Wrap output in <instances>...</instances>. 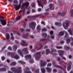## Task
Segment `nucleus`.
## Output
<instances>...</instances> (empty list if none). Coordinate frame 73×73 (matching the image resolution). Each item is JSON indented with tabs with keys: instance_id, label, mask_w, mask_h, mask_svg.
I'll use <instances>...</instances> for the list:
<instances>
[{
	"instance_id": "nucleus-1",
	"label": "nucleus",
	"mask_w": 73,
	"mask_h": 73,
	"mask_svg": "<svg viewBox=\"0 0 73 73\" xmlns=\"http://www.w3.org/2000/svg\"><path fill=\"white\" fill-rule=\"evenodd\" d=\"M18 53L20 56H21L22 57L24 56L23 54H27L29 53V52L28 51V48H24L21 51V50L19 49L17 50Z\"/></svg>"
},
{
	"instance_id": "nucleus-2",
	"label": "nucleus",
	"mask_w": 73,
	"mask_h": 73,
	"mask_svg": "<svg viewBox=\"0 0 73 73\" xmlns=\"http://www.w3.org/2000/svg\"><path fill=\"white\" fill-rule=\"evenodd\" d=\"M70 23V21L68 20H66L65 22L63 23V27H64L65 29H68V27H69V23Z\"/></svg>"
},
{
	"instance_id": "nucleus-3",
	"label": "nucleus",
	"mask_w": 73,
	"mask_h": 73,
	"mask_svg": "<svg viewBox=\"0 0 73 73\" xmlns=\"http://www.w3.org/2000/svg\"><path fill=\"white\" fill-rule=\"evenodd\" d=\"M46 64V62H45L44 61L41 60V63H40V66L41 67V70L42 72V73H45V70L44 68H42V66H45Z\"/></svg>"
},
{
	"instance_id": "nucleus-4",
	"label": "nucleus",
	"mask_w": 73,
	"mask_h": 73,
	"mask_svg": "<svg viewBox=\"0 0 73 73\" xmlns=\"http://www.w3.org/2000/svg\"><path fill=\"white\" fill-rule=\"evenodd\" d=\"M65 33V35L64 36V39L65 40L66 38H69V35L68 34V33L66 31H60V32L59 35L60 36H63L64 35V33Z\"/></svg>"
},
{
	"instance_id": "nucleus-5",
	"label": "nucleus",
	"mask_w": 73,
	"mask_h": 73,
	"mask_svg": "<svg viewBox=\"0 0 73 73\" xmlns=\"http://www.w3.org/2000/svg\"><path fill=\"white\" fill-rule=\"evenodd\" d=\"M19 70H16V68L15 67H12L11 69V70L14 71L15 73H21V68L19 67L18 68Z\"/></svg>"
},
{
	"instance_id": "nucleus-6",
	"label": "nucleus",
	"mask_w": 73,
	"mask_h": 73,
	"mask_svg": "<svg viewBox=\"0 0 73 73\" xmlns=\"http://www.w3.org/2000/svg\"><path fill=\"white\" fill-rule=\"evenodd\" d=\"M41 56V52H38L34 55V57H35L36 60L37 61L39 60Z\"/></svg>"
},
{
	"instance_id": "nucleus-7",
	"label": "nucleus",
	"mask_w": 73,
	"mask_h": 73,
	"mask_svg": "<svg viewBox=\"0 0 73 73\" xmlns=\"http://www.w3.org/2000/svg\"><path fill=\"white\" fill-rule=\"evenodd\" d=\"M36 25V23L35 22H32L29 24V27L31 28H32L33 30L35 29V27Z\"/></svg>"
},
{
	"instance_id": "nucleus-8",
	"label": "nucleus",
	"mask_w": 73,
	"mask_h": 73,
	"mask_svg": "<svg viewBox=\"0 0 73 73\" xmlns=\"http://www.w3.org/2000/svg\"><path fill=\"white\" fill-rule=\"evenodd\" d=\"M0 18L4 19V17H0V21H1L2 25H6V24H7L6 21L4 20H1Z\"/></svg>"
},
{
	"instance_id": "nucleus-9",
	"label": "nucleus",
	"mask_w": 73,
	"mask_h": 73,
	"mask_svg": "<svg viewBox=\"0 0 73 73\" xmlns=\"http://www.w3.org/2000/svg\"><path fill=\"white\" fill-rule=\"evenodd\" d=\"M23 0H20V3L19 4V5H14L16 11H18V10L20 9V6H21V2L23 1Z\"/></svg>"
},
{
	"instance_id": "nucleus-10",
	"label": "nucleus",
	"mask_w": 73,
	"mask_h": 73,
	"mask_svg": "<svg viewBox=\"0 0 73 73\" xmlns=\"http://www.w3.org/2000/svg\"><path fill=\"white\" fill-rule=\"evenodd\" d=\"M9 54L10 55H11V56L12 58H14L16 60H18V59H19V58H20V57H19L17 55H16L14 56V54H12V53L11 52H10Z\"/></svg>"
},
{
	"instance_id": "nucleus-11",
	"label": "nucleus",
	"mask_w": 73,
	"mask_h": 73,
	"mask_svg": "<svg viewBox=\"0 0 73 73\" xmlns=\"http://www.w3.org/2000/svg\"><path fill=\"white\" fill-rule=\"evenodd\" d=\"M58 53L59 54V55L60 57H62L63 55V54L65 53V52L62 50H59L58 51Z\"/></svg>"
},
{
	"instance_id": "nucleus-12",
	"label": "nucleus",
	"mask_w": 73,
	"mask_h": 73,
	"mask_svg": "<svg viewBox=\"0 0 73 73\" xmlns=\"http://www.w3.org/2000/svg\"><path fill=\"white\" fill-rule=\"evenodd\" d=\"M22 43H21L20 44L21 45H22V46H27L28 45V44H25L26 42V41H25V40H22Z\"/></svg>"
},
{
	"instance_id": "nucleus-13",
	"label": "nucleus",
	"mask_w": 73,
	"mask_h": 73,
	"mask_svg": "<svg viewBox=\"0 0 73 73\" xmlns=\"http://www.w3.org/2000/svg\"><path fill=\"white\" fill-rule=\"evenodd\" d=\"M69 62L70 63L68 65V67L67 68L68 71H69V70H70V69H71V64H72V62L70 61Z\"/></svg>"
},
{
	"instance_id": "nucleus-14",
	"label": "nucleus",
	"mask_w": 73,
	"mask_h": 73,
	"mask_svg": "<svg viewBox=\"0 0 73 73\" xmlns=\"http://www.w3.org/2000/svg\"><path fill=\"white\" fill-rule=\"evenodd\" d=\"M29 3L27 2L23 4L22 5V7H24L25 6H26V7H28V6H29Z\"/></svg>"
},
{
	"instance_id": "nucleus-15",
	"label": "nucleus",
	"mask_w": 73,
	"mask_h": 73,
	"mask_svg": "<svg viewBox=\"0 0 73 73\" xmlns=\"http://www.w3.org/2000/svg\"><path fill=\"white\" fill-rule=\"evenodd\" d=\"M6 37L7 42H9V34H7Z\"/></svg>"
},
{
	"instance_id": "nucleus-16",
	"label": "nucleus",
	"mask_w": 73,
	"mask_h": 73,
	"mask_svg": "<svg viewBox=\"0 0 73 73\" xmlns=\"http://www.w3.org/2000/svg\"><path fill=\"white\" fill-rule=\"evenodd\" d=\"M37 1L38 3L39 6H40L41 7H42V8H43L44 5L41 4V1H39V0H38Z\"/></svg>"
},
{
	"instance_id": "nucleus-17",
	"label": "nucleus",
	"mask_w": 73,
	"mask_h": 73,
	"mask_svg": "<svg viewBox=\"0 0 73 73\" xmlns=\"http://www.w3.org/2000/svg\"><path fill=\"white\" fill-rule=\"evenodd\" d=\"M49 7L50 9L52 10H53L54 9V8L53 7V4H50L49 5Z\"/></svg>"
},
{
	"instance_id": "nucleus-18",
	"label": "nucleus",
	"mask_w": 73,
	"mask_h": 73,
	"mask_svg": "<svg viewBox=\"0 0 73 73\" xmlns=\"http://www.w3.org/2000/svg\"><path fill=\"white\" fill-rule=\"evenodd\" d=\"M32 58V56L30 55H28L27 56H25V59H31Z\"/></svg>"
},
{
	"instance_id": "nucleus-19",
	"label": "nucleus",
	"mask_w": 73,
	"mask_h": 73,
	"mask_svg": "<svg viewBox=\"0 0 73 73\" xmlns=\"http://www.w3.org/2000/svg\"><path fill=\"white\" fill-rule=\"evenodd\" d=\"M68 31L69 32L71 35H73V32L72 31V29H68Z\"/></svg>"
},
{
	"instance_id": "nucleus-20",
	"label": "nucleus",
	"mask_w": 73,
	"mask_h": 73,
	"mask_svg": "<svg viewBox=\"0 0 73 73\" xmlns=\"http://www.w3.org/2000/svg\"><path fill=\"white\" fill-rule=\"evenodd\" d=\"M46 69L48 72H50L52 71V68H51L47 67L46 68Z\"/></svg>"
},
{
	"instance_id": "nucleus-21",
	"label": "nucleus",
	"mask_w": 73,
	"mask_h": 73,
	"mask_svg": "<svg viewBox=\"0 0 73 73\" xmlns=\"http://www.w3.org/2000/svg\"><path fill=\"white\" fill-rule=\"evenodd\" d=\"M27 35H22V37H24V38H28L27 37L28 35H29V34L28 33H27Z\"/></svg>"
},
{
	"instance_id": "nucleus-22",
	"label": "nucleus",
	"mask_w": 73,
	"mask_h": 73,
	"mask_svg": "<svg viewBox=\"0 0 73 73\" xmlns=\"http://www.w3.org/2000/svg\"><path fill=\"white\" fill-rule=\"evenodd\" d=\"M13 49L14 51H16L17 50V46L16 45L14 46H13Z\"/></svg>"
},
{
	"instance_id": "nucleus-23",
	"label": "nucleus",
	"mask_w": 73,
	"mask_h": 73,
	"mask_svg": "<svg viewBox=\"0 0 73 73\" xmlns=\"http://www.w3.org/2000/svg\"><path fill=\"white\" fill-rule=\"evenodd\" d=\"M55 25H59V26H61V23H58V22H56L55 23Z\"/></svg>"
},
{
	"instance_id": "nucleus-24",
	"label": "nucleus",
	"mask_w": 73,
	"mask_h": 73,
	"mask_svg": "<svg viewBox=\"0 0 73 73\" xmlns=\"http://www.w3.org/2000/svg\"><path fill=\"white\" fill-rule=\"evenodd\" d=\"M16 64V62H13L10 64V65L11 66H15Z\"/></svg>"
},
{
	"instance_id": "nucleus-25",
	"label": "nucleus",
	"mask_w": 73,
	"mask_h": 73,
	"mask_svg": "<svg viewBox=\"0 0 73 73\" xmlns=\"http://www.w3.org/2000/svg\"><path fill=\"white\" fill-rule=\"evenodd\" d=\"M52 52H56L57 50L54 48H52L51 49Z\"/></svg>"
},
{
	"instance_id": "nucleus-26",
	"label": "nucleus",
	"mask_w": 73,
	"mask_h": 73,
	"mask_svg": "<svg viewBox=\"0 0 73 73\" xmlns=\"http://www.w3.org/2000/svg\"><path fill=\"white\" fill-rule=\"evenodd\" d=\"M18 63H21V64H25V62L20 60L18 61Z\"/></svg>"
},
{
	"instance_id": "nucleus-27",
	"label": "nucleus",
	"mask_w": 73,
	"mask_h": 73,
	"mask_svg": "<svg viewBox=\"0 0 73 73\" xmlns=\"http://www.w3.org/2000/svg\"><path fill=\"white\" fill-rule=\"evenodd\" d=\"M56 48L58 49H62V46H56Z\"/></svg>"
},
{
	"instance_id": "nucleus-28",
	"label": "nucleus",
	"mask_w": 73,
	"mask_h": 73,
	"mask_svg": "<svg viewBox=\"0 0 73 73\" xmlns=\"http://www.w3.org/2000/svg\"><path fill=\"white\" fill-rule=\"evenodd\" d=\"M42 36L43 37H45L47 36V34L46 33H43L42 34Z\"/></svg>"
},
{
	"instance_id": "nucleus-29",
	"label": "nucleus",
	"mask_w": 73,
	"mask_h": 73,
	"mask_svg": "<svg viewBox=\"0 0 73 73\" xmlns=\"http://www.w3.org/2000/svg\"><path fill=\"white\" fill-rule=\"evenodd\" d=\"M71 15H70L71 17H73V9H71Z\"/></svg>"
},
{
	"instance_id": "nucleus-30",
	"label": "nucleus",
	"mask_w": 73,
	"mask_h": 73,
	"mask_svg": "<svg viewBox=\"0 0 73 73\" xmlns=\"http://www.w3.org/2000/svg\"><path fill=\"white\" fill-rule=\"evenodd\" d=\"M55 67H56L57 68H61V69H63V68H62V67L58 65H55Z\"/></svg>"
},
{
	"instance_id": "nucleus-31",
	"label": "nucleus",
	"mask_w": 73,
	"mask_h": 73,
	"mask_svg": "<svg viewBox=\"0 0 73 73\" xmlns=\"http://www.w3.org/2000/svg\"><path fill=\"white\" fill-rule=\"evenodd\" d=\"M49 53V49H47L46 50V55H47Z\"/></svg>"
},
{
	"instance_id": "nucleus-32",
	"label": "nucleus",
	"mask_w": 73,
	"mask_h": 73,
	"mask_svg": "<svg viewBox=\"0 0 73 73\" xmlns=\"http://www.w3.org/2000/svg\"><path fill=\"white\" fill-rule=\"evenodd\" d=\"M40 26L38 25L37 27V29L38 31H40Z\"/></svg>"
},
{
	"instance_id": "nucleus-33",
	"label": "nucleus",
	"mask_w": 73,
	"mask_h": 73,
	"mask_svg": "<svg viewBox=\"0 0 73 73\" xmlns=\"http://www.w3.org/2000/svg\"><path fill=\"white\" fill-rule=\"evenodd\" d=\"M66 42L67 44H69L70 42V39H66Z\"/></svg>"
},
{
	"instance_id": "nucleus-34",
	"label": "nucleus",
	"mask_w": 73,
	"mask_h": 73,
	"mask_svg": "<svg viewBox=\"0 0 73 73\" xmlns=\"http://www.w3.org/2000/svg\"><path fill=\"white\" fill-rule=\"evenodd\" d=\"M20 19H21L20 16H19L16 19V20H19Z\"/></svg>"
},
{
	"instance_id": "nucleus-35",
	"label": "nucleus",
	"mask_w": 73,
	"mask_h": 73,
	"mask_svg": "<svg viewBox=\"0 0 73 73\" xmlns=\"http://www.w3.org/2000/svg\"><path fill=\"white\" fill-rule=\"evenodd\" d=\"M30 63H31V64H32V63H33L34 62V61L33 59H31L30 60Z\"/></svg>"
},
{
	"instance_id": "nucleus-36",
	"label": "nucleus",
	"mask_w": 73,
	"mask_h": 73,
	"mask_svg": "<svg viewBox=\"0 0 73 73\" xmlns=\"http://www.w3.org/2000/svg\"><path fill=\"white\" fill-rule=\"evenodd\" d=\"M47 31V30H46V29L45 28H43V29H42V31Z\"/></svg>"
},
{
	"instance_id": "nucleus-37",
	"label": "nucleus",
	"mask_w": 73,
	"mask_h": 73,
	"mask_svg": "<svg viewBox=\"0 0 73 73\" xmlns=\"http://www.w3.org/2000/svg\"><path fill=\"white\" fill-rule=\"evenodd\" d=\"M19 30L20 31H21V32H23L24 31V30L23 29L20 28L19 29Z\"/></svg>"
},
{
	"instance_id": "nucleus-38",
	"label": "nucleus",
	"mask_w": 73,
	"mask_h": 73,
	"mask_svg": "<svg viewBox=\"0 0 73 73\" xmlns=\"http://www.w3.org/2000/svg\"><path fill=\"white\" fill-rule=\"evenodd\" d=\"M5 59V58L4 57V56H2L1 57V59L2 61H3V60H4Z\"/></svg>"
},
{
	"instance_id": "nucleus-39",
	"label": "nucleus",
	"mask_w": 73,
	"mask_h": 73,
	"mask_svg": "<svg viewBox=\"0 0 73 73\" xmlns=\"http://www.w3.org/2000/svg\"><path fill=\"white\" fill-rule=\"evenodd\" d=\"M47 66H52V64L51 63H49L47 65Z\"/></svg>"
},
{
	"instance_id": "nucleus-40",
	"label": "nucleus",
	"mask_w": 73,
	"mask_h": 73,
	"mask_svg": "<svg viewBox=\"0 0 73 73\" xmlns=\"http://www.w3.org/2000/svg\"><path fill=\"white\" fill-rule=\"evenodd\" d=\"M61 57L62 59H63V60H66V58H65V57L62 56Z\"/></svg>"
},
{
	"instance_id": "nucleus-41",
	"label": "nucleus",
	"mask_w": 73,
	"mask_h": 73,
	"mask_svg": "<svg viewBox=\"0 0 73 73\" xmlns=\"http://www.w3.org/2000/svg\"><path fill=\"white\" fill-rule=\"evenodd\" d=\"M38 12H41V8H39L38 9Z\"/></svg>"
},
{
	"instance_id": "nucleus-42",
	"label": "nucleus",
	"mask_w": 73,
	"mask_h": 73,
	"mask_svg": "<svg viewBox=\"0 0 73 73\" xmlns=\"http://www.w3.org/2000/svg\"><path fill=\"white\" fill-rule=\"evenodd\" d=\"M47 3L46 1L45 0L43 2V4H44V5H45V4H46Z\"/></svg>"
},
{
	"instance_id": "nucleus-43",
	"label": "nucleus",
	"mask_w": 73,
	"mask_h": 73,
	"mask_svg": "<svg viewBox=\"0 0 73 73\" xmlns=\"http://www.w3.org/2000/svg\"><path fill=\"white\" fill-rule=\"evenodd\" d=\"M35 72L36 73H39V69H38V70H36L35 71Z\"/></svg>"
},
{
	"instance_id": "nucleus-44",
	"label": "nucleus",
	"mask_w": 73,
	"mask_h": 73,
	"mask_svg": "<svg viewBox=\"0 0 73 73\" xmlns=\"http://www.w3.org/2000/svg\"><path fill=\"white\" fill-rule=\"evenodd\" d=\"M53 72H57V70L56 69H54L53 70Z\"/></svg>"
},
{
	"instance_id": "nucleus-45",
	"label": "nucleus",
	"mask_w": 73,
	"mask_h": 73,
	"mask_svg": "<svg viewBox=\"0 0 73 73\" xmlns=\"http://www.w3.org/2000/svg\"><path fill=\"white\" fill-rule=\"evenodd\" d=\"M2 69H3V70H2L3 72H5V71H6V69H5V68H2Z\"/></svg>"
},
{
	"instance_id": "nucleus-46",
	"label": "nucleus",
	"mask_w": 73,
	"mask_h": 73,
	"mask_svg": "<svg viewBox=\"0 0 73 73\" xmlns=\"http://www.w3.org/2000/svg\"><path fill=\"white\" fill-rule=\"evenodd\" d=\"M25 73H32V72H31V71H28L27 72H25Z\"/></svg>"
},
{
	"instance_id": "nucleus-47",
	"label": "nucleus",
	"mask_w": 73,
	"mask_h": 73,
	"mask_svg": "<svg viewBox=\"0 0 73 73\" xmlns=\"http://www.w3.org/2000/svg\"><path fill=\"white\" fill-rule=\"evenodd\" d=\"M31 31V30L29 29H28L26 30V32H30Z\"/></svg>"
},
{
	"instance_id": "nucleus-48",
	"label": "nucleus",
	"mask_w": 73,
	"mask_h": 73,
	"mask_svg": "<svg viewBox=\"0 0 73 73\" xmlns=\"http://www.w3.org/2000/svg\"><path fill=\"white\" fill-rule=\"evenodd\" d=\"M61 60V59H60V58L59 57H58L57 59V60L58 61H60V60Z\"/></svg>"
},
{
	"instance_id": "nucleus-49",
	"label": "nucleus",
	"mask_w": 73,
	"mask_h": 73,
	"mask_svg": "<svg viewBox=\"0 0 73 73\" xmlns=\"http://www.w3.org/2000/svg\"><path fill=\"white\" fill-rule=\"evenodd\" d=\"M61 15H62V16H64V15H65V13H62V14H61Z\"/></svg>"
},
{
	"instance_id": "nucleus-50",
	"label": "nucleus",
	"mask_w": 73,
	"mask_h": 73,
	"mask_svg": "<svg viewBox=\"0 0 73 73\" xmlns=\"http://www.w3.org/2000/svg\"><path fill=\"white\" fill-rule=\"evenodd\" d=\"M11 40H14V39H15V38L14 37V36H12L11 37Z\"/></svg>"
},
{
	"instance_id": "nucleus-51",
	"label": "nucleus",
	"mask_w": 73,
	"mask_h": 73,
	"mask_svg": "<svg viewBox=\"0 0 73 73\" xmlns=\"http://www.w3.org/2000/svg\"><path fill=\"white\" fill-rule=\"evenodd\" d=\"M32 12L33 13L34 12H36V10H35L34 9H33L32 10Z\"/></svg>"
},
{
	"instance_id": "nucleus-52",
	"label": "nucleus",
	"mask_w": 73,
	"mask_h": 73,
	"mask_svg": "<svg viewBox=\"0 0 73 73\" xmlns=\"http://www.w3.org/2000/svg\"><path fill=\"white\" fill-rule=\"evenodd\" d=\"M64 48H66V49H68L69 47H68V46H64Z\"/></svg>"
},
{
	"instance_id": "nucleus-53",
	"label": "nucleus",
	"mask_w": 73,
	"mask_h": 73,
	"mask_svg": "<svg viewBox=\"0 0 73 73\" xmlns=\"http://www.w3.org/2000/svg\"><path fill=\"white\" fill-rule=\"evenodd\" d=\"M41 24H43V25H45V23H44V22H43V21L42 22Z\"/></svg>"
},
{
	"instance_id": "nucleus-54",
	"label": "nucleus",
	"mask_w": 73,
	"mask_h": 73,
	"mask_svg": "<svg viewBox=\"0 0 73 73\" xmlns=\"http://www.w3.org/2000/svg\"><path fill=\"white\" fill-rule=\"evenodd\" d=\"M4 66H5V68L9 69V67H8V66L6 65H5Z\"/></svg>"
},
{
	"instance_id": "nucleus-55",
	"label": "nucleus",
	"mask_w": 73,
	"mask_h": 73,
	"mask_svg": "<svg viewBox=\"0 0 73 73\" xmlns=\"http://www.w3.org/2000/svg\"><path fill=\"white\" fill-rule=\"evenodd\" d=\"M50 35H52V34H53V31H50Z\"/></svg>"
},
{
	"instance_id": "nucleus-56",
	"label": "nucleus",
	"mask_w": 73,
	"mask_h": 73,
	"mask_svg": "<svg viewBox=\"0 0 73 73\" xmlns=\"http://www.w3.org/2000/svg\"><path fill=\"white\" fill-rule=\"evenodd\" d=\"M60 43L61 44H64V41L63 40L61 41H60Z\"/></svg>"
},
{
	"instance_id": "nucleus-57",
	"label": "nucleus",
	"mask_w": 73,
	"mask_h": 73,
	"mask_svg": "<svg viewBox=\"0 0 73 73\" xmlns=\"http://www.w3.org/2000/svg\"><path fill=\"white\" fill-rule=\"evenodd\" d=\"M31 12V10H29V11H27V14H29Z\"/></svg>"
},
{
	"instance_id": "nucleus-58",
	"label": "nucleus",
	"mask_w": 73,
	"mask_h": 73,
	"mask_svg": "<svg viewBox=\"0 0 73 73\" xmlns=\"http://www.w3.org/2000/svg\"><path fill=\"white\" fill-rule=\"evenodd\" d=\"M14 3H17V0H15Z\"/></svg>"
},
{
	"instance_id": "nucleus-59",
	"label": "nucleus",
	"mask_w": 73,
	"mask_h": 73,
	"mask_svg": "<svg viewBox=\"0 0 73 73\" xmlns=\"http://www.w3.org/2000/svg\"><path fill=\"white\" fill-rule=\"evenodd\" d=\"M68 57L70 59V58H72V56L69 55L68 56Z\"/></svg>"
},
{
	"instance_id": "nucleus-60",
	"label": "nucleus",
	"mask_w": 73,
	"mask_h": 73,
	"mask_svg": "<svg viewBox=\"0 0 73 73\" xmlns=\"http://www.w3.org/2000/svg\"><path fill=\"white\" fill-rule=\"evenodd\" d=\"M35 6L36 5L35 4H34L32 5V7H35Z\"/></svg>"
},
{
	"instance_id": "nucleus-61",
	"label": "nucleus",
	"mask_w": 73,
	"mask_h": 73,
	"mask_svg": "<svg viewBox=\"0 0 73 73\" xmlns=\"http://www.w3.org/2000/svg\"><path fill=\"white\" fill-rule=\"evenodd\" d=\"M57 54L56 53L54 54H53V56H57Z\"/></svg>"
},
{
	"instance_id": "nucleus-62",
	"label": "nucleus",
	"mask_w": 73,
	"mask_h": 73,
	"mask_svg": "<svg viewBox=\"0 0 73 73\" xmlns=\"http://www.w3.org/2000/svg\"><path fill=\"white\" fill-rule=\"evenodd\" d=\"M51 38H52L53 39L54 38V36H51Z\"/></svg>"
},
{
	"instance_id": "nucleus-63",
	"label": "nucleus",
	"mask_w": 73,
	"mask_h": 73,
	"mask_svg": "<svg viewBox=\"0 0 73 73\" xmlns=\"http://www.w3.org/2000/svg\"><path fill=\"white\" fill-rule=\"evenodd\" d=\"M70 40H72V41H73V38L72 37H71L70 38Z\"/></svg>"
},
{
	"instance_id": "nucleus-64",
	"label": "nucleus",
	"mask_w": 73,
	"mask_h": 73,
	"mask_svg": "<svg viewBox=\"0 0 73 73\" xmlns=\"http://www.w3.org/2000/svg\"><path fill=\"white\" fill-rule=\"evenodd\" d=\"M9 50H12V47L11 46L9 47Z\"/></svg>"
}]
</instances>
